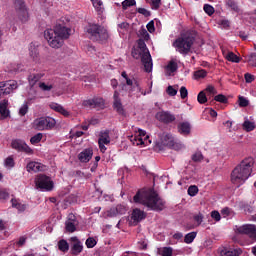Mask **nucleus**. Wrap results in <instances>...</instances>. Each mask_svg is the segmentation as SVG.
<instances>
[{
    "label": "nucleus",
    "instance_id": "57",
    "mask_svg": "<svg viewBox=\"0 0 256 256\" xmlns=\"http://www.w3.org/2000/svg\"><path fill=\"white\" fill-rule=\"evenodd\" d=\"M188 95H189V91L187 90V88L185 86H182L180 88V97H181V99H187Z\"/></svg>",
    "mask_w": 256,
    "mask_h": 256
},
{
    "label": "nucleus",
    "instance_id": "62",
    "mask_svg": "<svg viewBox=\"0 0 256 256\" xmlns=\"http://www.w3.org/2000/svg\"><path fill=\"white\" fill-rule=\"evenodd\" d=\"M247 105H249V100H247L245 97H239V106L247 107Z\"/></svg>",
    "mask_w": 256,
    "mask_h": 256
},
{
    "label": "nucleus",
    "instance_id": "59",
    "mask_svg": "<svg viewBox=\"0 0 256 256\" xmlns=\"http://www.w3.org/2000/svg\"><path fill=\"white\" fill-rule=\"evenodd\" d=\"M219 25L222 29H229V27H231V22H229V20H220Z\"/></svg>",
    "mask_w": 256,
    "mask_h": 256
},
{
    "label": "nucleus",
    "instance_id": "6",
    "mask_svg": "<svg viewBox=\"0 0 256 256\" xmlns=\"http://www.w3.org/2000/svg\"><path fill=\"white\" fill-rule=\"evenodd\" d=\"M134 134L129 136V140L132 145H136L137 147H147V145H151V139L147 132L141 130L139 128H133Z\"/></svg>",
    "mask_w": 256,
    "mask_h": 256
},
{
    "label": "nucleus",
    "instance_id": "60",
    "mask_svg": "<svg viewBox=\"0 0 256 256\" xmlns=\"http://www.w3.org/2000/svg\"><path fill=\"white\" fill-rule=\"evenodd\" d=\"M21 69V65L20 64H10L8 67V71H10L11 73L13 72H17Z\"/></svg>",
    "mask_w": 256,
    "mask_h": 256
},
{
    "label": "nucleus",
    "instance_id": "37",
    "mask_svg": "<svg viewBox=\"0 0 256 256\" xmlns=\"http://www.w3.org/2000/svg\"><path fill=\"white\" fill-rule=\"evenodd\" d=\"M196 237H197V232H190L185 235L184 243H186L187 245H190V243H193V241H195Z\"/></svg>",
    "mask_w": 256,
    "mask_h": 256
},
{
    "label": "nucleus",
    "instance_id": "64",
    "mask_svg": "<svg viewBox=\"0 0 256 256\" xmlns=\"http://www.w3.org/2000/svg\"><path fill=\"white\" fill-rule=\"evenodd\" d=\"M211 217L212 219H215L216 221H221V214L219 213V211H212L211 212Z\"/></svg>",
    "mask_w": 256,
    "mask_h": 256
},
{
    "label": "nucleus",
    "instance_id": "45",
    "mask_svg": "<svg viewBox=\"0 0 256 256\" xmlns=\"http://www.w3.org/2000/svg\"><path fill=\"white\" fill-rule=\"evenodd\" d=\"M28 112H29V105L27 104V102H25L19 109V115L20 117H25V115H27Z\"/></svg>",
    "mask_w": 256,
    "mask_h": 256
},
{
    "label": "nucleus",
    "instance_id": "22",
    "mask_svg": "<svg viewBox=\"0 0 256 256\" xmlns=\"http://www.w3.org/2000/svg\"><path fill=\"white\" fill-rule=\"evenodd\" d=\"M145 217H146L145 212L139 208H135L132 211L131 219H132V222L134 223V225H137V223H141V221H143V219H145Z\"/></svg>",
    "mask_w": 256,
    "mask_h": 256
},
{
    "label": "nucleus",
    "instance_id": "44",
    "mask_svg": "<svg viewBox=\"0 0 256 256\" xmlns=\"http://www.w3.org/2000/svg\"><path fill=\"white\" fill-rule=\"evenodd\" d=\"M4 166L7 169H13V167H15V160H13V157L6 158L4 161Z\"/></svg>",
    "mask_w": 256,
    "mask_h": 256
},
{
    "label": "nucleus",
    "instance_id": "3",
    "mask_svg": "<svg viewBox=\"0 0 256 256\" xmlns=\"http://www.w3.org/2000/svg\"><path fill=\"white\" fill-rule=\"evenodd\" d=\"M253 165H255V160L252 157L242 160L231 173V183L237 187L244 185L245 181H247L253 173Z\"/></svg>",
    "mask_w": 256,
    "mask_h": 256
},
{
    "label": "nucleus",
    "instance_id": "36",
    "mask_svg": "<svg viewBox=\"0 0 256 256\" xmlns=\"http://www.w3.org/2000/svg\"><path fill=\"white\" fill-rule=\"evenodd\" d=\"M38 87L41 91H51L53 89V82H39Z\"/></svg>",
    "mask_w": 256,
    "mask_h": 256
},
{
    "label": "nucleus",
    "instance_id": "27",
    "mask_svg": "<svg viewBox=\"0 0 256 256\" xmlns=\"http://www.w3.org/2000/svg\"><path fill=\"white\" fill-rule=\"evenodd\" d=\"M44 76H45V74H43V73L30 74L28 76L29 85L31 87H34V85H36L38 83V81H41V79H43Z\"/></svg>",
    "mask_w": 256,
    "mask_h": 256
},
{
    "label": "nucleus",
    "instance_id": "53",
    "mask_svg": "<svg viewBox=\"0 0 256 256\" xmlns=\"http://www.w3.org/2000/svg\"><path fill=\"white\" fill-rule=\"evenodd\" d=\"M150 6H151V9H154V11H157V9L161 7V0H150Z\"/></svg>",
    "mask_w": 256,
    "mask_h": 256
},
{
    "label": "nucleus",
    "instance_id": "48",
    "mask_svg": "<svg viewBox=\"0 0 256 256\" xmlns=\"http://www.w3.org/2000/svg\"><path fill=\"white\" fill-rule=\"evenodd\" d=\"M199 193V188L196 185H192L188 188V195L190 197H195Z\"/></svg>",
    "mask_w": 256,
    "mask_h": 256
},
{
    "label": "nucleus",
    "instance_id": "32",
    "mask_svg": "<svg viewBox=\"0 0 256 256\" xmlns=\"http://www.w3.org/2000/svg\"><path fill=\"white\" fill-rule=\"evenodd\" d=\"M11 203H12V207L17 209V211H19L20 213H23V211L27 209V205L21 203L19 200L15 198H12Z\"/></svg>",
    "mask_w": 256,
    "mask_h": 256
},
{
    "label": "nucleus",
    "instance_id": "47",
    "mask_svg": "<svg viewBox=\"0 0 256 256\" xmlns=\"http://www.w3.org/2000/svg\"><path fill=\"white\" fill-rule=\"evenodd\" d=\"M85 245L88 249H93V247H95V245H97V240H95V238H93V237H89V238H87Z\"/></svg>",
    "mask_w": 256,
    "mask_h": 256
},
{
    "label": "nucleus",
    "instance_id": "51",
    "mask_svg": "<svg viewBox=\"0 0 256 256\" xmlns=\"http://www.w3.org/2000/svg\"><path fill=\"white\" fill-rule=\"evenodd\" d=\"M214 101H217L218 103H227L229 100L227 99V96L218 94L214 97Z\"/></svg>",
    "mask_w": 256,
    "mask_h": 256
},
{
    "label": "nucleus",
    "instance_id": "25",
    "mask_svg": "<svg viewBox=\"0 0 256 256\" xmlns=\"http://www.w3.org/2000/svg\"><path fill=\"white\" fill-rule=\"evenodd\" d=\"M86 105H89V107H93L94 109H103V107H105V100H103V98H94L88 100Z\"/></svg>",
    "mask_w": 256,
    "mask_h": 256
},
{
    "label": "nucleus",
    "instance_id": "14",
    "mask_svg": "<svg viewBox=\"0 0 256 256\" xmlns=\"http://www.w3.org/2000/svg\"><path fill=\"white\" fill-rule=\"evenodd\" d=\"M19 87V84L15 80H8L6 82H0V96L11 95Z\"/></svg>",
    "mask_w": 256,
    "mask_h": 256
},
{
    "label": "nucleus",
    "instance_id": "19",
    "mask_svg": "<svg viewBox=\"0 0 256 256\" xmlns=\"http://www.w3.org/2000/svg\"><path fill=\"white\" fill-rule=\"evenodd\" d=\"M11 111L9 110V100L0 101V119H9Z\"/></svg>",
    "mask_w": 256,
    "mask_h": 256
},
{
    "label": "nucleus",
    "instance_id": "5",
    "mask_svg": "<svg viewBox=\"0 0 256 256\" xmlns=\"http://www.w3.org/2000/svg\"><path fill=\"white\" fill-rule=\"evenodd\" d=\"M194 41L195 37H193V35L189 33H186L175 40V42L173 43V47H175L178 53H181L182 55H187V53L191 51V47L193 46Z\"/></svg>",
    "mask_w": 256,
    "mask_h": 256
},
{
    "label": "nucleus",
    "instance_id": "12",
    "mask_svg": "<svg viewBox=\"0 0 256 256\" xmlns=\"http://www.w3.org/2000/svg\"><path fill=\"white\" fill-rule=\"evenodd\" d=\"M236 233L247 235L252 243H256V226L254 224H244L236 227Z\"/></svg>",
    "mask_w": 256,
    "mask_h": 256
},
{
    "label": "nucleus",
    "instance_id": "49",
    "mask_svg": "<svg viewBox=\"0 0 256 256\" xmlns=\"http://www.w3.org/2000/svg\"><path fill=\"white\" fill-rule=\"evenodd\" d=\"M127 29H129V23L127 22H122L121 24L118 25V31L119 33H122V35L126 33Z\"/></svg>",
    "mask_w": 256,
    "mask_h": 256
},
{
    "label": "nucleus",
    "instance_id": "55",
    "mask_svg": "<svg viewBox=\"0 0 256 256\" xmlns=\"http://www.w3.org/2000/svg\"><path fill=\"white\" fill-rule=\"evenodd\" d=\"M208 95H217V89L213 85H208L204 90Z\"/></svg>",
    "mask_w": 256,
    "mask_h": 256
},
{
    "label": "nucleus",
    "instance_id": "11",
    "mask_svg": "<svg viewBox=\"0 0 256 256\" xmlns=\"http://www.w3.org/2000/svg\"><path fill=\"white\" fill-rule=\"evenodd\" d=\"M158 141H156V145H164L166 147H173L174 149H183V144H178L173 141V136L167 132H163L159 135Z\"/></svg>",
    "mask_w": 256,
    "mask_h": 256
},
{
    "label": "nucleus",
    "instance_id": "34",
    "mask_svg": "<svg viewBox=\"0 0 256 256\" xmlns=\"http://www.w3.org/2000/svg\"><path fill=\"white\" fill-rule=\"evenodd\" d=\"M242 128L244 131H247V133L255 130V122L250 121L249 119L245 118V121L242 124Z\"/></svg>",
    "mask_w": 256,
    "mask_h": 256
},
{
    "label": "nucleus",
    "instance_id": "9",
    "mask_svg": "<svg viewBox=\"0 0 256 256\" xmlns=\"http://www.w3.org/2000/svg\"><path fill=\"white\" fill-rule=\"evenodd\" d=\"M57 125V121H55L52 117H40L36 118L32 124L31 127L35 131H49L53 129Z\"/></svg>",
    "mask_w": 256,
    "mask_h": 256
},
{
    "label": "nucleus",
    "instance_id": "42",
    "mask_svg": "<svg viewBox=\"0 0 256 256\" xmlns=\"http://www.w3.org/2000/svg\"><path fill=\"white\" fill-rule=\"evenodd\" d=\"M41 139H43V133H37L30 139V143L32 145H37V143H41Z\"/></svg>",
    "mask_w": 256,
    "mask_h": 256
},
{
    "label": "nucleus",
    "instance_id": "41",
    "mask_svg": "<svg viewBox=\"0 0 256 256\" xmlns=\"http://www.w3.org/2000/svg\"><path fill=\"white\" fill-rule=\"evenodd\" d=\"M58 248L60 251H63V253L69 251V243L66 242V240H60L58 242Z\"/></svg>",
    "mask_w": 256,
    "mask_h": 256
},
{
    "label": "nucleus",
    "instance_id": "4",
    "mask_svg": "<svg viewBox=\"0 0 256 256\" xmlns=\"http://www.w3.org/2000/svg\"><path fill=\"white\" fill-rule=\"evenodd\" d=\"M132 57L134 59L141 58L146 73L153 71V58H151V53H149V49H147V45L143 40L138 41V49L132 51Z\"/></svg>",
    "mask_w": 256,
    "mask_h": 256
},
{
    "label": "nucleus",
    "instance_id": "46",
    "mask_svg": "<svg viewBox=\"0 0 256 256\" xmlns=\"http://www.w3.org/2000/svg\"><path fill=\"white\" fill-rule=\"evenodd\" d=\"M241 253H243V250H241V248H234V249L228 250L226 252V255L227 256H239V255H241Z\"/></svg>",
    "mask_w": 256,
    "mask_h": 256
},
{
    "label": "nucleus",
    "instance_id": "16",
    "mask_svg": "<svg viewBox=\"0 0 256 256\" xmlns=\"http://www.w3.org/2000/svg\"><path fill=\"white\" fill-rule=\"evenodd\" d=\"M11 145L12 149H16V151H24L27 155H33V149H31V147H29L23 140H13Z\"/></svg>",
    "mask_w": 256,
    "mask_h": 256
},
{
    "label": "nucleus",
    "instance_id": "52",
    "mask_svg": "<svg viewBox=\"0 0 256 256\" xmlns=\"http://www.w3.org/2000/svg\"><path fill=\"white\" fill-rule=\"evenodd\" d=\"M136 1L135 0H124L122 2V7L123 9H127L128 7H133V5H136Z\"/></svg>",
    "mask_w": 256,
    "mask_h": 256
},
{
    "label": "nucleus",
    "instance_id": "28",
    "mask_svg": "<svg viewBox=\"0 0 256 256\" xmlns=\"http://www.w3.org/2000/svg\"><path fill=\"white\" fill-rule=\"evenodd\" d=\"M29 55L32 57L33 61H37V59H39V45L31 43L29 45Z\"/></svg>",
    "mask_w": 256,
    "mask_h": 256
},
{
    "label": "nucleus",
    "instance_id": "54",
    "mask_svg": "<svg viewBox=\"0 0 256 256\" xmlns=\"http://www.w3.org/2000/svg\"><path fill=\"white\" fill-rule=\"evenodd\" d=\"M248 65H250V67H256V53H252L249 56Z\"/></svg>",
    "mask_w": 256,
    "mask_h": 256
},
{
    "label": "nucleus",
    "instance_id": "7",
    "mask_svg": "<svg viewBox=\"0 0 256 256\" xmlns=\"http://www.w3.org/2000/svg\"><path fill=\"white\" fill-rule=\"evenodd\" d=\"M87 32L90 34V39H92V41H99L100 43H103V41H107V39H109L107 29L97 24H90Z\"/></svg>",
    "mask_w": 256,
    "mask_h": 256
},
{
    "label": "nucleus",
    "instance_id": "29",
    "mask_svg": "<svg viewBox=\"0 0 256 256\" xmlns=\"http://www.w3.org/2000/svg\"><path fill=\"white\" fill-rule=\"evenodd\" d=\"M178 131L181 135H189L191 133V124L189 122H182L178 125Z\"/></svg>",
    "mask_w": 256,
    "mask_h": 256
},
{
    "label": "nucleus",
    "instance_id": "58",
    "mask_svg": "<svg viewBox=\"0 0 256 256\" xmlns=\"http://www.w3.org/2000/svg\"><path fill=\"white\" fill-rule=\"evenodd\" d=\"M194 221H195V223H197V226L199 227V225H201L203 223V214L198 213V214L194 215Z\"/></svg>",
    "mask_w": 256,
    "mask_h": 256
},
{
    "label": "nucleus",
    "instance_id": "40",
    "mask_svg": "<svg viewBox=\"0 0 256 256\" xmlns=\"http://www.w3.org/2000/svg\"><path fill=\"white\" fill-rule=\"evenodd\" d=\"M191 159L192 161H194V163H201V161H203L204 159L203 153H201V151H197L192 154Z\"/></svg>",
    "mask_w": 256,
    "mask_h": 256
},
{
    "label": "nucleus",
    "instance_id": "1",
    "mask_svg": "<svg viewBox=\"0 0 256 256\" xmlns=\"http://www.w3.org/2000/svg\"><path fill=\"white\" fill-rule=\"evenodd\" d=\"M72 30L65 24L58 23L54 28L44 31V39H46L49 47L52 49H61L65 44V39L71 37Z\"/></svg>",
    "mask_w": 256,
    "mask_h": 256
},
{
    "label": "nucleus",
    "instance_id": "61",
    "mask_svg": "<svg viewBox=\"0 0 256 256\" xmlns=\"http://www.w3.org/2000/svg\"><path fill=\"white\" fill-rule=\"evenodd\" d=\"M244 78L246 83H253V81H255V76L253 74L246 73Z\"/></svg>",
    "mask_w": 256,
    "mask_h": 256
},
{
    "label": "nucleus",
    "instance_id": "33",
    "mask_svg": "<svg viewBox=\"0 0 256 256\" xmlns=\"http://www.w3.org/2000/svg\"><path fill=\"white\" fill-rule=\"evenodd\" d=\"M223 55L225 59H227V61H230L231 63H239V61H241V58H239V56H237L233 52H224Z\"/></svg>",
    "mask_w": 256,
    "mask_h": 256
},
{
    "label": "nucleus",
    "instance_id": "39",
    "mask_svg": "<svg viewBox=\"0 0 256 256\" xmlns=\"http://www.w3.org/2000/svg\"><path fill=\"white\" fill-rule=\"evenodd\" d=\"M93 7L98 13H103V1L101 0H91Z\"/></svg>",
    "mask_w": 256,
    "mask_h": 256
},
{
    "label": "nucleus",
    "instance_id": "43",
    "mask_svg": "<svg viewBox=\"0 0 256 256\" xmlns=\"http://www.w3.org/2000/svg\"><path fill=\"white\" fill-rule=\"evenodd\" d=\"M178 86H168L166 89V93L167 95H169V97H175V95H177V89Z\"/></svg>",
    "mask_w": 256,
    "mask_h": 256
},
{
    "label": "nucleus",
    "instance_id": "26",
    "mask_svg": "<svg viewBox=\"0 0 256 256\" xmlns=\"http://www.w3.org/2000/svg\"><path fill=\"white\" fill-rule=\"evenodd\" d=\"M49 107L53 111H56V113H60L64 117H69V111H67L63 106H61V104L52 102L50 103Z\"/></svg>",
    "mask_w": 256,
    "mask_h": 256
},
{
    "label": "nucleus",
    "instance_id": "63",
    "mask_svg": "<svg viewBox=\"0 0 256 256\" xmlns=\"http://www.w3.org/2000/svg\"><path fill=\"white\" fill-rule=\"evenodd\" d=\"M147 30L149 31V33H155V22L154 21H150L147 25Z\"/></svg>",
    "mask_w": 256,
    "mask_h": 256
},
{
    "label": "nucleus",
    "instance_id": "10",
    "mask_svg": "<svg viewBox=\"0 0 256 256\" xmlns=\"http://www.w3.org/2000/svg\"><path fill=\"white\" fill-rule=\"evenodd\" d=\"M36 189L40 191H53V180L50 177L40 174L35 177Z\"/></svg>",
    "mask_w": 256,
    "mask_h": 256
},
{
    "label": "nucleus",
    "instance_id": "18",
    "mask_svg": "<svg viewBox=\"0 0 256 256\" xmlns=\"http://www.w3.org/2000/svg\"><path fill=\"white\" fill-rule=\"evenodd\" d=\"M127 213V206L123 204L117 205L115 208L105 212L106 217H117V215H125Z\"/></svg>",
    "mask_w": 256,
    "mask_h": 256
},
{
    "label": "nucleus",
    "instance_id": "15",
    "mask_svg": "<svg viewBox=\"0 0 256 256\" xmlns=\"http://www.w3.org/2000/svg\"><path fill=\"white\" fill-rule=\"evenodd\" d=\"M79 225V222L77 221V217L75 214L70 213L67 216V220L65 222V229L68 233H75L77 231V226Z\"/></svg>",
    "mask_w": 256,
    "mask_h": 256
},
{
    "label": "nucleus",
    "instance_id": "24",
    "mask_svg": "<svg viewBox=\"0 0 256 256\" xmlns=\"http://www.w3.org/2000/svg\"><path fill=\"white\" fill-rule=\"evenodd\" d=\"M70 241L73 243L72 244V249H71L72 254L73 255H79V253H81L83 251V243H81L79 241V238H77V237H72L70 239Z\"/></svg>",
    "mask_w": 256,
    "mask_h": 256
},
{
    "label": "nucleus",
    "instance_id": "23",
    "mask_svg": "<svg viewBox=\"0 0 256 256\" xmlns=\"http://www.w3.org/2000/svg\"><path fill=\"white\" fill-rule=\"evenodd\" d=\"M28 173H37L39 171H45V165L39 162H29L26 166Z\"/></svg>",
    "mask_w": 256,
    "mask_h": 256
},
{
    "label": "nucleus",
    "instance_id": "13",
    "mask_svg": "<svg viewBox=\"0 0 256 256\" xmlns=\"http://www.w3.org/2000/svg\"><path fill=\"white\" fill-rule=\"evenodd\" d=\"M14 5L18 19L21 21V23H27V21H29V12L27 11L23 0H15Z\"/></svg>",
    "mask_w": 256,
    "mask_h": 256
},
{
    "label": "nucleus",
    "instance_id": "8",
    "mask_svg": "<svg viewBox=\"0 0 256 256\" xmlns=\"http://www.w3.org/2000/svg\"><path fill=\"white\" fill-rule=\"evenodd\" d=\"M122 77L126 81L127 87H129V94L136 95V97H141V95H147L143 88L141 87V82L135 78H129L127 72H122Z\"/></svg>",
    "mask_w": 256,
    "mask_h": 256
},
{
    "label": "nucleus",
    "instance_id": "20",
    "mask_svg": "<svg viewBox=\"0 0 256 256\" xmlns=\"http://www.w3.org/2000/svg\"><path fill=\"white\" fill-rule=\"evenodd\" d=\"M156 119L162 121V123H173L175 121V115L167 111H160L156 114Z\"/></svg>",
    "mask_w": 256,
    "mask_h": 256
},
{
    "label": "nucleus",
    "instance_id": "17",
    "mask_svg": "<svg viewBox=\"0 0 256 256\" xmlns=\"http://www.w3.org/2000/svg\"><path fill=\"white\" fill-rule=\"evenodd\" d=\"M109 143H111V138L109 137V131L101 132L98 140L99 149L101 153H105L107 151V147H105V145H109Z\"/></svg>",
    "mask_w": 256,
    "mask_h": 256
},
{
    "label": "nucleus",
    "instance_id": "2",
    "mask_svg": "<svg viewBox=\"0 0 256 256\" xmlns=\"http://www.w3.org/2000/svg\"><path fill=\"white\" fill-rule=\"evenodd\" d=\"M134 203H140L152 211H163L165 209V201L159 198L153 189L139 190L133 198Z\"/></svg>",
    "mask_w": 256,
    "mask_h": 256
},
{
    "label": "nucleus",
    "instance_id": "38",
    "mask_svg": "<svg viewBox=\"0 0 256 256\" xmlns=\"http://www.w3.org/2000/svg\"><path fill=\"white\" fill-rule=\"evenodd\" d=\"M193 77L196 81H199V79H205V77H207V71H205L204 69L197 70L194 72Z\"/></svg>",
    "mask_w": 256,
    "mask_h": 256
},
{
    "label": "nucleus",
    "instance_id": "50",
    "mask_svg": "<svg viewBox=\"0 0 256 256\" xmlns=\"http://www.w3.org/2000/svg\"><path fill=\"white\" fill-rule=\"evenodd\" d=\"M198 103H200L201 105H203V103H207V95L205 94V91H201L198 94Z\"/></svg>",
    "mask_w": 256,
    "mask_h": 256
},
{
    "label": "nucleus",
    "instance_id": "21",
    "mask_svg": "<svg viewBox=\"0 0 256 256\" xmlns=\"http://www.w3.org/2000/svg\"><path fill=\"white\" fill-rule=\"evenodd\" d=\"M93 158V149L87 148L79 153L78 159L81 163H89Z\"/></svg>",
    "mask_w": 256,
    "mask_h": 256
},
{
    "label": "nucleus",
    "instance_id": "35",
    "mask_svg": "<svg viewBox=\"0 0 256 256\" xmlns=\"http://www.w3.org/2000/svg\"><path fill=\"white\" fill-rule=\"evenodd\" d=\"M158 254L161 256H171V255H173V248H171V247L159 248Z\"/></svg>",
    "mask_w": 256,
    "mask_h": 256
},
{
    "label": "nucleus",
    "instance_id": "56",
    "mask_svg": "<svg viewBox=\"0 0 256 256\" xmlns=\"http://www.w3.org/2000/svg\"><path fill=\"white\" fill-rule=\"evenodd\" d=\"M204 11L207 13V15H213L215 13V8L209 4L204 5Z\"/></svg>",
    "mask_w": 256,
    "mask_h": 256
},
{
    "label": "nucleus",
    "instance_id": "31",
    "mask_svg": "<svg viewBox=\"0 0 256 256\" xmlns=\"http://www.w3.org/2000/svg\"><path fill=\"white\" fill-rule=\"evenodd\" d=\"M114 109L118 113H123V104H121V99H119V92H114Z\"/></svg>",
    "mask_w": 256,
    "mask_h": 256
},
{
    "label": "nucleus",
    "instance_id": "30",
    "mask_svg": "<svg viewBox=\"0 0 256 256\" xmlns=\"http://www.w3.org/2000/svg\"><path fill=\"white\" fill-rule=\"evenodd\" d=\"M166 75H173L175 71H177V61L176 60H170L168 64L165 67Z\"/></svg>",
    "mask_w": 256,
    "mask_h": 256
}]
</instances>
